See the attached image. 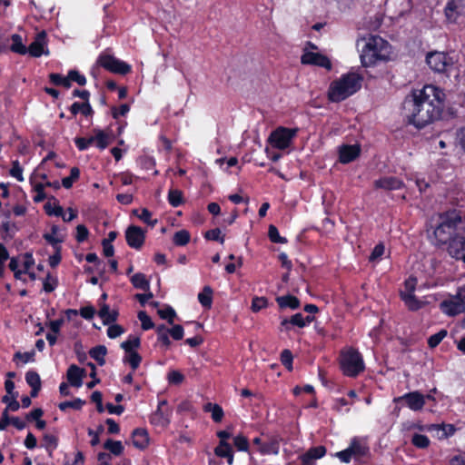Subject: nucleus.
Instances as JSON below:
<instances>
[{
	"label": "nucleus",
	"instance_id": "f257e3e1",
	"mask_svg": "<svg viewBox=\"0 0 465 465\" xmlns=\"http://www.w3.org/2000/svg\"><path fill=\"white\" fill-rule=\"evenodd\" d=\"M444 92L432 84L413 90L402 104L408 123L420 129L440 118L444 107Z\"/></svg>",
	"mask_w": 465,
	"mask_h": 465
},
{
	"label": "nucleus",
	"instance_id": "f03ea898",
	"mask_svg": "<svg viewBox=\"0 0 465 465\" xmlns=\"http://www.w3.org/2000/svg\"><path fill=\"white\" fill-rule=\"evenodd\" d=\"M465 229V219L461 213L456 209L449 210L439 215V224L435 227L433 234L440 244H446L458 230Z\"/></svg>",
	"mask_w": 465,
	"mask_h": 465
},
{
	"label": "nucleus",
	"instance_id": "7ed1b4c3",
	"mask_svg": "<svg viewBox=\"0 0 465 465\" xmlns=\"http://www.w3.org/2000/svg\"><path fill=\"white\" fill-rule=\"evenodd\" d=\"M362 76L357 73H348L333 81L328 91V97L333 103H339L355 94L361 87Z\"/></svg>",
	"mask_w": 465,
	"mask_h": 465
},
{
	"label": "nucleus",
	"instance_id": "20e7f679",
	"mask_svg": "<svg viewBox=\"0 0 465 465\" xmlns=\"http://www.w3.org/2000/svg\"><path fill=\"white\" fill-rule=\"evenodd\" d=\"M391 54L390 44L379 35L370 36L361 54V61L363 66L375 64L378 61L387 60Z\"/></svg>",
	"mask_w": 465,
	"mask_h": 465
},
{
	"label": "nucleus",
	"instance_id": "39448f33",
	"mask_svg": "<svg viewBox=\"0 0 465 465\" xmlns=\"http://www.w3.org/2000/svg\"><path fill=\"white\" fill-rule=\"evenodd\" d=\"M341 366L343 373L350 377L357 376L364 369L361 355L353 349H349L341 353Z\"/></svg>",
	"mask_w": 465,
	"mask_h": 465
},
{
	"label": "nucleus",
	"instance_id": "423d86ee",
	"mask_svg": "<svg viewBox=\"0 0 465 465\" xmlns=\"http://www.w3.org/2000/svg\"><path fill=\"white\" fill-rule=\"evenodd\" d=\"M298 129L280 126L271 133L268 143L274 148L284 150L288 148L296 136Z\"/></svg>",
	"mask_w": 465,
	"mask_h": 465
},
{
	"label": "nucleus",
	"instance_id": "0eeeda50",
	"mask_svg": "<svg viewBox=\"0 0 465 465\" xmlns=\"http://www.w3.org/2000/svg\"><path fill=\"white\" fill-rule=\"evenodd\" d=\"M428 65L435 72L443 73L452 66L451 59L441 52H431L426 57Z\"/></svg>",
	"mask_w": 465,
	"mask_h": 465
},
{
	"label": "nucleus",
	"instance_id": "6e6552de",
	"mask_svg": "<svg viewBox=\"0 0 465 465\" xmlns=\"http://www.w3.org/2000/svg\"><path fill=\"white\" fill-rule=\"evenodd\" d=\"M99 63L101 66L113 73L126 74L131 71L129 64L109 54L101 55Z\"/></svg>",
	"mask_w": 465,
	"mask_h": 465
},
{
	"label": "nucleus",
	"instance_id": "1a4fd4ad",
	"mask_svg": "<svg viewBox=\"0 0 465 465\" xmlns=\"http://www.w3.org/2000/svg\"><path fill=\"white\" fill-rule=\"evenodd\" d=\"M393 401L394 402L404 401L406 406L413 411L422 410L425 405V397L418 391L405 393L402 396L394 398Z\"/></svg>",
	"mask_w": 465,
	"mask_h": 465
},
{
	"label": "nucleus",
	"instance_id": "9d476101",
	"mask_svg": "<svg viewBox=\"0 0 465 465\" xmlns=\"http://www.w3.org/2000/svg\"><path fill=\"white\" fill-rule=\"evenodd\" d=\"M447 252L456 260H462L465 263V237L458 233L448 241Z\"/></svg>",
	"mask_w": 465,
	"mask_h": 465
},
{
	"label": "nucleus",
	"instance_id": "9b49d317",
	"mask_svg": "<svg viewBox=\"0 0 465 465\" xmlns=\"http://www.w3.org/2000/svg\"><path fill=\"white\" fill-rule=\"evenodd\" d=\"M465 15V0H450L445 7V15L450 23H458L460 16Z\"/></svg>",
	"mask_w": 465,
	"mask_h": 465
},
{
	"label": "nucleus",
	"instance_id": "f8f14e48",
	"mask_svg": "<svg viewBox=\"0 0 465 465\" xmlns=\"http://www.w3.org/2000/svg\"><path fill=\"white\" fill-rule=\"evenodd\" d=\"M144 232L142 228L131 225L125 231V239L128 245L134 249H140L144 242Z\"/></svg>",
	"mask_w": 465,
	"mask_h": 465
},
{
	"label": "nucleus",
	"instance_id": "ddd939ff",
	"mask_svg": "<svg viewBox=\"0 0 465 465\" xmlns=\"http://www.w3.org/2000/svg\"><path fill=\"white\" fill-rule=\"evenodd\" d=\"M301 61L303 64L317 65L328 70L331 68V63L330 59L319 53L306 52L302 55Z\"/></svg>",
	"mask_w": 465,
	"mask_h": 465
},
{
	"label": "nucleus",
	"instance_id": "4468645a",
	"mask_svg": "<svg viewBox=\"0 0 465 465\" xmlns=\"http://www.w3.org/2000/svg\"><path fill=\"white\" fill-rule=\"evenodd\" d=\"M441 311L449 316H455L464 312L465 307L457 295L440 302Z\"/></svg>",
	"mask_w": 465,
	"mask_h": 465
},
{
	"label": "nucleus",
	"instance_id": "2eb2a0df",
	"mask_svg": "<svg viewBox=\"0 0 465 465\" xmlns=\"http://www.w3.org/2000/svg\"><path fill=\"white\" fill-rule=\"evenodd\" d=\"M45 38L46 34L45 31L38 33L34 42L31 43L27 48V53H29L34 57H39L43 54H48V51H45V45L46 44Z\"/></svg>",
	"mask_w": 465,
	"mask_h": 465
},
{
	"label": "nucleus",
	"instance_id": "dca6fc26",
	"mask_svg": "<svg viewBox=\"0 0 465 465\" xmlns=\"http://www.w3.org/2000/svg\"><path fill=\"white\" fill-rule=\"evenodd\" d=\"M361 153V147L358 144L341 145L339 148V158L341 163H349L354 161Z\"/></svg>",
	"mask_w": 465,
	"mask_h": 465
},
{
	"label": "nucleus",
	"instance_id": "f3484780",
	"mask_svg": "<svg viewBox=\"0 0 465 465\" xmlns=\"http://www.w3.org/2000/svg\"><path fill=\"white\" fill-rule=\"evenodd\" d=\"M326 453L324 446L311 448L307 452L300 456L302 465H314L315 460L323 457Z\"/></svg>",
	"mask_w": 465,
	"mask_h": 465
},
{
	"label": "nucleus",
	"instance_id": "a211bd4d",
	"mask_svg": "<svg viewBox=\"0 0 465 465\" xmlns=\"http://www.w3.org/2000/svg\"><path fill=\"white\" fill-rule=\"evenodd\" d=\"M348 449L355 460H359L361 458L366 456L369 451V448L366 443L358 438H353L351 440Z\"/></svg>",
	"mask_w": 465,
	"mask_h": 465
},
{
	"label": "nucleus",
	"instance_id": "6ab92c4d",
	"mask_svg": "<svg viewBox=\"0 0 465 465\" xmlns=\"http://www.w3.org/2000/svg\"><path fill=\"white\" fill-rule=\"evenodd\" d=\"M85 375V370L81 369L78 366L72 364L69 366L66 377L70 385L79 388L83 384V378Z\"/></svg>",
	"mask_w": 465,
	"mask_h": 465
},
{
	"label": "nucleus",
	"instance_id": "aec40b11",
	"mask_svg": "<svg viewBox=\"0 0 465 465\" xmlns=\"http://www.w3.org/2000/svg\"><path fill=\"white\" fill-rule=\"evenodd\" d=\"M51 200L55 201L54 197H52L45 204V210L48 215H54L57 217H62L64 222H71L77 216V212L72 208H68V216L64 214V209L61 206H56L54 211L51 210Z\"/></svg>",
	"mask_w": 465,
	"mask_h": 465
},
{
	"label": "nucleus",
	"instance_id": "412c9836",
	"mask_svg": "<svg viewBox=\"0 0 465 465\" xmlns=\"http://www.w3.org/2000/svg\"><path fill=\"white\" fill-rule=\"evenodd\" d=\"M403 183L393 176H385L374 182V186L376 188L384 189V190H398L401 188Z\"/></svg>",
	"mask_w": 465,
	"mask_h": 465
},
{
	"label": "nucleus",
	"instance_id": "4be33fe9",
	"mask_svg": "<svg viewBox=\"0 0 465 465\" xmlns=\"http://www.w3.org/2000/svg\"><path fill=\"white\" fill-rule=\"evenodd\" d=\"M170 415L171 411H169V409L164 410L161 409V406H158L157 410L151 417V421L155 425L166 427L170 423Z\"/></svg>",
	"mask_w": 465,
	"mask_h": 465
},
{
	"label": "nucleus",
	"instance_id": "5701e85b",
	"mask_svg": "<svg viewBox=\"0 0 465 465\" xmlns=\"http://www.w3.org/2000/svg\"><path fill=\"white\" fill-rule=\"evenodd\" d=\"M133 444L140 450L145 449L149 444L148 433L144 429H135L132 433Z\"/></svg>",
	"mask_w": 465,
	"mask_h": 465
},
{
	"label": "nucleus",
	"instance_id": "b1692460",
	"mask_svg": "<svg viewBox=\"0 0 465 465\" xmlns=\"http://www.w3.org/2000/svg\"><path fill=\"white\" fill-rule=\"evenodd\" d=\"M18 393L15 392V395L12 396V401L9 402V404L6 406V408L4 410L2 413V420H0V430H5L7 425L9 424V415L8 411H16L20 408L19 402L16 401Z\"/></svg>",
	"mask_w": 465,
	"mask_h": 465
},
{
	"label": "nucleus",
	"instance_id": "393cba45",
	"mask_svg": "<svg viewBox=\"0 0 465 465\" xmlns=\"http://www.w3.org/2000/svg\"><path fill=\"white\" fill-rule=\"evenodd\" d=\"M313 321L312 316H307L304 318L302 313H296L291 317V319H284L282 321V325L288 329V325L292 324L300 328L304 327L307 323Z\"/></svg>",
	"mask_w": 465,
	"mask_h": 465
},
{
	"label": "nucleus",
	"instance_id": "a878e982",
	"mask_svg": "<svg viewBox=\"0 0 465 465\" xmlns=\"http://www.w3.org/2000/svg\"><path fill=\"white\" fill-rule=\"evenodd\" d=\"M262 454H278L280 450V440L277 437L271 438L264 442L259 449Z\"/></svg>",
	"mask_w": 465,
	"mask_h": 465
},
{
	"label": "nucleus",
	"instance_id": "bb28decb",
	"mask_svg": "<svg viewBox=\"0 0 465 465\" xmlns=\"http://www.w3.org/2000/svg\"><path fill=\"white\" fill-rule=\"evenodd\" d=\"M214 453L218 457L227 458L228 463L231 465L233 461V455L232 447L227 441L220 442V444L214 449Z\"/></svg>",
	"mask_w": 465,
	"mask_h": 465
},
{
	"label": "nucleus",
	"instance_id": "cd10ccee",
	"mask_svg": "<svg viewBox=\"0 0 465 465\" xmlns=\"http://www.w3.org/2000/svg\"><path fill=\"white\" fill-rule=\"evenodd\" d=\"M100 318L103 320L104 324H110L116 321L118 312L116 311H110L107 304L103 303L98 312Z\"/></svg>",
	"mask_w": 465,
	"mask_h": 465
},
{
	"label": "nucleus",
	"instance_id": "c85d7f7f",
	"mask_svg": "<svg viewBox=\"0 0 465 465\" xmlns=\"http://www.w3.org/2000/svg\"><path fill=\"white\" fill-rule=\"evenodd\" d=\"M106 353H107V349L104 345L95 346L89 351L90 357L93 358L94 361H96L100 366H103L105 364L104 358H105Z\"/></svg>",
	"mask_w": 465,
	"mask_h": 465
},
{
	"label": "nucleus",
	"instance_id": "c756f323",
	"mask_svg": "<svg viewBox=\"0 0 465 465\" xmlns=\"http://www.w3.org/2000/svg\"><path fill=\"white\" fill-rule=\"evenodd\" d=\"M276 301L281 308L297 309L300 306V301L292 295L280 296Z\"/></svg>",
	"mask_w": 465,
	"mask_h": 465
},
{
	"label": "nucleus",
	"instance_id": "7c9ffc66",
	"mask_svg": "<svg viewBox=\"0 0 465 465\" xmlns=\"http://www.w3.org/2000/svg\"><path fill=\"white\" fill-rule=\"evenodd\" d=\"M203 411L205 412H211L212 418L215 422H220L223 418V411L218 404L208 402L203 406Z\"/></svg>",
	"mask_w": 465,
	"mask_h": 465
},
{
	"label": "nucleus",
	"instance_id": "2f4dec72",
	"mask_svg": "<svg viewBox=\"0 0 465 465\" xmlns=\"http://www.w3.org/2000/svg\"><path fill=\"white\" fill-rule=\"evenodd\" d=\"M131 282L134 288L143 291H149L150 283L143 273L138 272L131 277Z\"/></svg>",
	"mask_w": 465,
	"mask_h": 465
},
{
	"label": "nucleus",
	"instance_id": "473e14b6",
	"mask_svg": "<svg viewBox=\"0 0 465 465\" xmlns=\"http://www.w3.org/2000/svg\"><path fill=\"white\" fill-rule=\"evenodd\" d=\"M94 143H96V146L101 150L105 149L110 143V136L100 129H94Z\"/></svg>",
	"mask_w": 465,
	"mask_h": 465
},
{
	"label": "nucleus",
	"instance_id": "72a5a7b5",
	"mask_svg": "<svg viewBox=\"0 0 465 465\" xmlns=\"http://www.w3.org/2000/svg\"><path fill=\"white\" fill-rule=\"evenodd\" d=\"M401 296L410 310L417 311L421 307L422 303L415 297L413 292L407 293L405 292H401Z\"/></svg>",
	"mask_w": 465,
	"mask_h": 465
},
{
	"label": "nucleus",
	"instance_id": "f704fd0d",
	"mask_svg": "<svg viewBox=\"0 0 465 465\" xmlns=\"http://www.w3.org/2000/svg\"><path fill=\"white\" fill-rule=\"evenodd\" d=\"M104 448L109 450L111 452L110 454H114L115 456L121 455L124 451V446L122 442L119 440H113L111 439H108L104 443Z\"/></svg>",
	"mask_w": 465,
	"mask_h": 465
},
{
	"label": "nucleus",
	"instance_id": "c9c22d12",
	"mask_svg": "<svg viewBox=\"0 0 465 465\" xmlns=\"http://www.w3.org/2000/svg\"><path fill=\"white\" fill-rule=\"evenodd\" d=\"M213 290L210 286H204L203 292L198 294L199 302L205 308H210L213 302Z\"/></svg>",
	"mask_w": 465,
	"mask_h": 465
},
{
	"label": "nucleus",
	"instance_id": "e433bc0d",
	"mask_svg": "<svg viewBox=\"0 0 465 465\" xmlns=\"http://www.w3.org/2000/svg\"><path fill=\"white\" fill-rule=\"evenodd\" d=\"M70 110L71 113L74 115L79 112H81L85 116L91 115L93 114V109L88 102L83 104L75 102L71 105Z\"/></svg>",
	"mask_w": 465,
	"mask_h": 465
},
{
	"label": "nucleus",
	"instance_id": "4c0bfd02",
	"mask_svg": "<svg viewBox=\"0 0 465 465\" xmlns=\"http://www.w3.org/2000/svg\"><path fill=\"white\" fill-rule=\"evenodd\" d=\"M168 202L173 207H177L183 203V192L178 189H171L168 193Z\"/></svg>",
	"mask_w": 465,
	"mask_h": 465
},
{
	"label": "nucleus",
	"instance_id": "58836bf2",
	"mask_svg": "<svg viewBox=\"0 0 465 465\" xmlns=\"http://www.w3.org/2000/svg\"><path fill=\"white\" fill-rule=\"evenodd\" d=\"M13 44L10 49L19 54H25L27 53V48L22 43V37L19 35H12Z\"/></svg>",
	"mask_w": 465,
	"mask_h": 465
},
{
	"label": "nucleus",
	"instance_id": "ea45409f",
	"mask_svg": "<svg viewBox=\"0 0 465 465\" xmlns=\"http://www.w3.org/2000/svg\"><path fill=\"white\" fill-rule=\"evenodd\" d=\"M190 233L186 230H180L173 235V243L177 246H184L190 242Z\"/></svg>",
	"mask_w": 465,
	"mask_h": 465
},
{
	"label": "nucleus",
	"instance_id": "a19ab883",
	"mask_svg": "<svg viewBox=\"0 0 465 465\" xmlns=\"http://www.w3.org/2000/svg\"><path fill=\"white\" fill-rule=\"evenodd\" d=\"M140 338L136 336H130L126 341L121 343V348L125 351L126 353L134 352V349L140 346Z\"/></svg>",
	"mask_w": 465,
	"mask_h": 465
},
{
	"label": "nucleus",
	"instance_id": "79ce46f5",
	"mask_svg": "<svg viewBox=\"0 0 465 465\" xmlns=\"http://www.w3.org/2000/svg\"><path fill=\"white\" fill-rule=\"evenodd\" d=\"M59 231V228L58 226L56 225H53L52 228H51V233H45L44 235V238L50 243L52 244L54 248L55 247H61L59 245V243H61L63 242V239H60V238H57L56 237V234Z\"/></svg>",
	"mask_w": 465,
	"mask_h": 465
},
{
	"label": "nucleus",
	"instance_id": "37998d69",
	"mask_svg": "<svg viewBox=\"0 0 465 465\" xmlns=\"http://www.w3.org/2000/svg\"><path fill=\"white\" fill-rule=\"evenodd\" d=\"M440 425H437V424H430V425H422L419 422H408V423H405L404 424V428L406 430H414V429H417L419 430H440Z\"/></svg>",
	"mask_w": 465,
	"mask_h": 465
},
{
	"label": "nucleus",
	"instance_id": "c03bdc74",
	"mask_svg": "<svg viewBox=\"0 0 465 465\" xmlns=\"http://www.w3.org/2000/svg\"><path fill=\"white\" fill-rule=\"evenodd\" d=\"M80 171L77 167H73L70 172V176L64 177L62 180V184L64 188L69 189L72 187L74 181L79 178Z\"/></svg>",
	"mask_w": 465,
	"mask_h": 465
},
{
	"label": "nucleus",
	"instance_id": "a18cd8bd",
	"mask_svg": "<svg viewBox=\"0 0 465 465\" xmlns=\"http://www.w3.org/2000/svg\"><path fill=\"white\" fill-rule=\"evenodd\" d=\"M268 236L269 239L275 243H286L287 239L285 237H282L279 234V231L276 226L271 224L268 229Z\"/></svg>",
	"mask_w": 465,
	"mask_h": 465
},
{
	"label": "nucleus",
	"instance_id": "49530a36",
	"mask_svg": "<svg viewBox=\"0 0 465 465\" xmlns=\"http://www.w3.org/2000/svg\"><path fill=\"white\" fill-rule=\"evenodd\" d=\"M85 403L84 401L77 398L72 401H64L59 403L58 407L62 411H66L68 408H73L74 410H80Z\"/></svg>",
	"mask_w": 465,
	"mask_h": 465
},
{
	"label": "nucleus",
	"instance_id": "de8ad7c7",
	"mask_svg": "<svg viewBox=\"0 0 465 465\" xmlns=\"http://www.w3.org/2000/svg\"><path fill=\"white\" fill-rule=\"evenodd\" d=\"M411 443L420 449H425L430 445V440L427 436L415 433L412 436Z\"/></svg>",
	"mask_w": 465,
	"mask_h": 465
},
{
	"label": "nucleus",
	"instance_id": "09e8293b",
	"mask_svg": "<svg viewBox=\"0 0 465 465\" xmlns=\"http://www.w3.org/2000/svg\"><path fill=\"white\" fill-rule=\"evenodd\" d=\"M447 331L446 330H440L439 332L431 335L428 339V344L430 348L437 347L440 341L447 336Z\"/></svg>",
	"mask_w": 465,
	"mask_h": 465
},
{
	"label": "nucleus",
	"instance_id": "8fccbe9b",
	"mask_svg": "<svg viewBox=\"0 0 465 465\" xmlns=\"http://www.w3.org/2000/svg\"><path fill=\"white\" fill-rule=\"evenodd\" d=\"M158 314L162 319L167 320L169 324H173V319L176 316V312L171 306H167L164 310H158Z\"/></svg>",
	"mask_w": 465,
	"mask_h": 465
},
{
	"label": "nucleus",
	"instance_id": "3c124183",
	"mask_svg": "<svg viewBox=\"0 0 465 465\" xmlns=\"http://www.w3.org/2000/svg\"><path fill=\"white\" fill-rule=\"evenodd\" d=\"M44 442L45 449L52 452L54 450L57 448L58 439L56 436L52 434H45L44 435Z\"/></svg>",
	"mask_w": 465,
	"mask_h": 465
},
{
	"label": "nucleus",
	"instance_id": "603ef678",
	"mask_svg": "<svg viewBox=\"0 0 465 465\" xmlns=\"http://www.w3.org/2000/svg\"><path fill=\"white\" fill-rule=\"evenodd\" d=\"M124 361L128 362L133 370H136L141 363L142 357L137 352L134 351L129 352Z\"/></svg>",
	"mask_w": 465,
	"mask_h": 465
},
{
	"label": "nucleus",
	"instance_id": "864d4df0",
	"mask_svg": "<svg viewBox=\"0 0 465 465\" xmlns=\"http://www.w3.org/2000/svg\"><path fill=\"white\" fill-rule=\"evenodd\" d=\"M25 381L30 387L41 386L40 376L35 371H29L26 372Z\"/></svg>",
	"mask_w": 465,
	"mask_h": 465
},
{
	"label": "nucleus",
	"instance_id": "5fc2aeb1",
	"mask_svg": "<svg viewBox=\"0 0 465 465\" xmlns=\"http://www.w3.org/2000/svg\"><path fill=\"white\" fill-rule=\"evenodd\" d=\"M138 319L142 323V328L144 331L153 329L154 327L153 322L151 318L147 315V313L143 311L138 312Z\"/></svg>",
	"mask_w": 465,
	"mask_h": 465
},
{
	"label": "nucleus",
	"instance_id": "6e6d98bb",
	"mask_svg": "<svg viewBox=\"0 0 465 465\" xmlns=\"http://www.w3.org/2000/svg\"><path fill=\"white\" fill-rule=\"evenodd\" d=\"M74 143L80 151H84L94 143V136L89 138L76 137Z\"/></svg>",
	"mask_w": 465,
	"mask_h": 465
},
{
	"label": "nucleus",
	"instance_id": "4d7b16f0",
	"mask_svg": "<svg viewBox=\"0 0 465 465\" xmlns=\"http://www.w3.org/2000/svg\"><path fill=\"white\" fill-rule=\"evenodd\" d=\"M10 175L16 178L19 182L24 181L23 168L21 167L17 160L12 163V168L10 170Z\"/></svg>",
	"mask_w": 465,
	"mask_h": 465
},
{
	"label": "nucleus",
	"instance_id": "13d9d810",
	"mask_svg": "<svg viewBox=\"0 0 465 465\" xmlns=\"http://www.w3.org/2000/svg\"><path fill=\"white\" fill-rule=\"evenodd\" d=\"M57 285V280L54 277H52L50 273H48L44 281L43 288L46 292H52Z\"/></svg>",
	"mask_w": 465,
	"mask_h": 465
},
{
	"label": "nucleus",
	"instance_id": "bf43d9fd",
	"mask_svg": "<svg viewBox=\"0 0 465 465\" xmlns=\"http://www.w3.org/2000/svg\"><path fill=\"white\" fill-rule=\"evenodd\" d=\"M204 237L207 240L218 241L221 243L224 242V236L221 235V230L218 228L207 231Z\"/></svg>",
	"mask_w": 465,
	"mask_h": 465
},
{
	"label": "nucleus",
	"instance_id": "052dcab7",
	"mask_svg": "<svg viewBox=\"0 0 465 465\" xmlns=\"http://www.w3.org/2000/svg\"><path fill=\"white\" fill-rule=\"evenodd\" d=\"M233 444L238 450L245 451L249 448V442L246 437L238 435L233 439Z\"/></svg>",
	"mask_w": 465,
	"mask_h": 465
},
{
	"label": "nucleus",
	"instance_id": "680f3d73",
	"mask_svg": "<svg viewBox=\"0 0 465 465\" xmlns=\"http://www.w3.org/2000/svg\"><path fill=\"white\" fill-rule=\"evenodd\" d=\"M282 363L291 371L292 369V354L290 350H283L281 353Z\"/></svg>",
	"mask_w": 465,
	"mask_h": 465
},
{
	"label": "nucleus",
	"instance_id": "e2e57ef3",
	"mask_svg": "<svg viewBox=\"0 0 465 465\" xmlns=\"http://www.w3.org/2000/svg\"><path fill=\"white\" fill-rule=\"evenodd\" d=\"M16 359L21 360L24 363L34 361H35V351H26V352L17 351L14 356V360H16Z\"/></svg>",
	"mask_w": 465,
	"mask_h": 465
},
{
	"label": "nucleus",
	"instance_id": "0e129e2a",
	"mask_svg": "<svg viewBox=\"0 0 465 465\" xmlns=\"http://www.w3.org/2000/svg\"><path fill=\"white\" fill-rule=\"evenodd\" d=\"M88 234H89V232L85 225H84V224L77 225L75 238L78 242H83L84 241H85L88 237Z\"/></svg>",
	"mask_w": 465,
	"mask_h": 465
},
{
	"label": "nucleus",
	"instance_id": "69168bd1",
	"mask_svg": "<svg viewBox=\"0 0 465 465\" xmlns=\"http://www.w3.org/2000/svg\"><path fill=\"white\" fill-rule=\"evenodd\" d=\"M267 306V299L264 297H254L252 302V310L259 312Z\"/></svg>",
	"mask_w": 465,
	"mask_h": 465
},
{
	"label": "nucleus",
	"instance_id": "338daca9",
	"mask_svg": "<svg viewBox=\"0 0 465 465\" xmlns=\"http://www.w3.org/2000/svg\"><path fill=\"white\" fill-rule=\"evenodd\" d=\"M168 381L173 384H180L183 382L184 376L178 371H172L168 373Z\"/></svg>",
	"mask_w": 465,
	"mask_h": 465
},
{
	"label": "nucleus",
	"instance_id": "774afa93",
	"mask_svg": "<svg viewBox=\"0 0 465 465\" xmlns=\"http://www.w3.org/2000/svg\"><path fill=\"white\" fill-rule=\"evenodd\" d=\"M385 251V247L382 243L377 244L374 249L372 250L371 255H370V261L374 262L377 261L379 258H381Z\"/></svg>",
	"mask_w": 465,
	"mask_h": 465
}]
</instances>
